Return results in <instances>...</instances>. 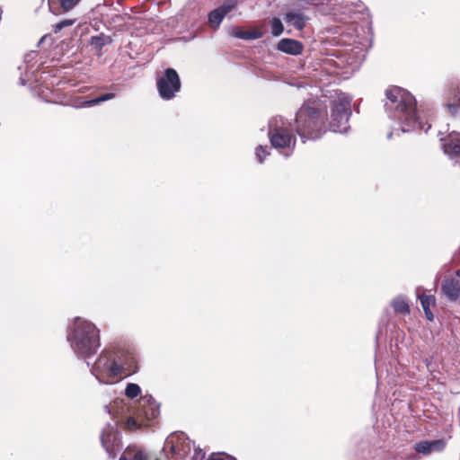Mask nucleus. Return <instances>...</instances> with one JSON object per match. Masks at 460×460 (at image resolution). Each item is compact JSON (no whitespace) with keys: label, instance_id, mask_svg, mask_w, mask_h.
Returning <instances> with one entry per match:
<instances>
[{"label":"nucleus","instance_id":"f257e3e1","mask_svg":"<svg viewBox=\"0 0 460 460\" xmlns=\"http://www.w3.org/2000/svg\"><path fill=\"white\" fill-rule=\"evenodd\" d=\"M386 102L385 103L388 117L398 126L387 134V138L394 135L399 136L400 132L407 133L417 129L427 132L430 124L423 122L417 113V102L414 96L408 91L393 87L385 92Z\"/></svg>","mask_w":460,"mask_h":460},{"label":"nucleus","instance_id":"f03ea898","mask_svg":"<svg viewBox=\"0 0 460 460\" xmlns=\"http://www.w3.org/2000/svg\"><path fill=\"white\" fill-rule=\"evenodd\" d=\"M67 339L75 352L84 358L95 354L101 346L99 330L94 324L80 317L75 318Z\"/></svg>","mask_w":460,"mask_h":460},{"label":"nucleus","instance_id":"7ed1b4c3","mask_svg":"<svg viewBox=\"0 0 460 460\" xmlns=\"http://www.w3.org/2000/svg\"><path fill=\"white\" fill-rule=\"evenodd\" d=\"M115 346L105 349L98 357L93 367V374L102 383H112L122 377L134 374L136 369L133 361L119 365L117 363L116 353H114Z\"/></svg>","mask_w":460,"mask_h":460},{"label":"nucleus","instance_id":"20e7f679","mask_svg":"<svg viewBox=\"0 0 460 460\" xmlns=\"http://www.w3.org/2000/svg\"><path fill=\"white\" fill-rule=\"evenodd\" d=\"M325 112L315 106L304 104L296 116V130L303 141L314 140L325 132Z\"/></svg>","mask_w":460,"mask_h":460},{"label":"nucleus","instance_id":"39448f33","mask_svg":"<svg viewBox=\"0 0 460 460\" xmlns=\"http://www.w3.org/2000/svg\"><path fill=\"white\" fill-rule=\"evenodd\" d=\"M159 405L152 396H143L139 399L132 416L124 422V429L128 431H136L144 427L152 425V421L159 416Z\"/></svg>","mask_w":460,"mask_h":460},{"label":"nucleus","instance_id":"423d86ee","mask_svg":"<svg viewBox=\"0 0 460 460\" xmlns=\"http://www.w3.org/2000/svg\"><path fill=\"white\" fill-rule=\"evenodd\" d=\"M269 137L275 148L293 150L296 145V137L291 134L288 122L282 117H275L269 121Z\"/></svg>","mask_w":460,"mask_h":460},{"label":"nucleus","instance_id":"0eeeda50","mask_svg":"<svg viewBox=\"0 0 460 460\" xmlns=\"http://www.w3.org/2000/svg\"><path fill=\"white\" fill-rule=\"evenodd\" d=\"M350 98L347 95L339 96L333 102L331 112L330 129L333 132L346 133L349 128L348 125L351 115Z\"/></svg>","mask_w":460,"mask_h":460},{"label":"nucleus","instance_id":"6e6552de","mask_svg":"<svg viewBox=\"0 0 460 460\" xmlns=\"http://www.w3.org/2000/svg\"><path fill=\"white\" fill-rule=\"evenodd\" d=\"M157 89L162 99L171 100L181 90V80L173 68H167L157 80Z\"/></svg>","mask_w":460,"mask_h":460},{"label":"nucleus","instance_id":"1a4fd4ad","mask_svg":"<svg viewBox=\"0 0 460 460\" xmlns=\"http://www.w3.org/2000/svg\"><path fill=\"white\" fill-rule=\"evenodd\" d=\"M190 449V441L179 436H170L164 445V450L171 454L170 460H184Z\"/></svg>","mask_w":460,"mask_h":460},{"label":"nucleus","instance_id":"9d476101","mask_svg":"<svg viewBox=\"0 0 460 460\" xmlns=\"http://www.w3.org/2000/svg\"><path fill=\"white\" fill-rule=\"evenodd\" d=\"M444 153L456 164H460V133L450 132L445 137L440 138Z\"/></svg>","mask_w":460,"mask_h":460},{"label":"nucleus","instance_id":"9b49d317","mask_svg":"<svg viewBox=\"0 0 460 460\" xmlns=\"http://www.w3.org/2000/svg\"><path fill=\"white\" fill-rule=\"evenodd\" d=\"M115 346L114 353H116L117 363L119 365H125V363H130L133 361L136 369L134 374L137 372L138 367V356L136 349L128 344H117Z\"/></svg>","mask_w":460,"mask_h":460},{"label":"nucleus","instance_id":"f8f14e48","mask_svg":"<svg viewBox=\"0 0 460 460\" xmlns=\"http://www.w3.org/2000/svg\"><path fill=\"white\" fill-rule=\"evenodd\" d=\"M277 49L286 54L297 56L302 53L304 46L296 40L286 38L279 41Z\"/></svg>","mask_w":460,"mask_h":460},{"label":"nucleus","instance_id":"ddd939ff","mask_svg":"<svg viewBox=\"0 0 460 460\" xmlns=\"http://www.w3.org/2000/svg\"><path fill=\"white\" fill-rule=\"evenodd\" d=\"M445 447V442L443 440H422L414 445V450L417 453L429 455L432 450L441 451Z\"/></svg>","mask_w":460,"mask_h":460},{"label":"nucleus","instance_id":"4468645a","mask_svg":"<svg viewBox=\"0 0 460 460\" xmlns=\"http://www.w3.org/2000/svg\"><path fill=\"white\" fill-rule=\"evenodd\" d=\"M286 22L292 25L296 30L302 31L309 18L300 12H289L284 17Z\"/></svg>","mask_w":460,"mask_h":460},{"label":"nucleus","instance_id":"2eb2a0df","mask_svg":"<svg viewBox=\"0 0 460 460\" xmlns=\"http://www.w3.org/2000/svg\"><path fill=\"white\" fill-rule=\"evenodd\" d=\"M446 108L452 116H460V82L452 93V97L447 101Z\"/></svg>","mask_w":460,"mask_h":460},{"label":"nucleus","instance_id":"dca6fc26","mask_svg":"<svg viewBox=\"0 0 460 460\" xmlns=\"http://www.w3.org/2000/svg\"><path fill=\"white\" fill-rule=\"evenodd\" d=\"M420 300L427 320L432 322L434 315L431 307H434L436 305L435 296L433 295L422 294L420 296Z\"/></svg>","mask_w":460,"mask_h":460},{"label":"nucleus","instance_id":"f3484780","mask_svg":"<svg viewBox=\"0 0 460 460\" xmlns=\"http://www.w3.org/2000/svg\"><path fill=\"white\" fill-rule=\"evenodd\" d=\"M115 97L114 93H108L100 95L99 97L93 98L92 100L88 101H83V102H76L74 106L75 108H82V107H91L96 104H99L100 102L111 100Z\"/></svg>","mask_w":460,"mask_h":460},{"label":"nucleus","instance_id":"a211bd4d","mask_svg":"<svg viewBox=\"0 0 460 460\" xmlns=\"http://www.w3.org/2000/svg\"><path fill=\"white\" fill-rule=\"evenodd\" d=\"M392 307L394 312L402 315H406L410 314V305L408 301L402 297L398 296L394 298L391 303Z\"/></svg>","mask_w":460,"mask_h":460},{"label":"nucleus","instance_id":"6ab92c4d","mask_svg":"<svg viewBox=\"0 0 460 460\" xmlns=\"http://www.w3.org/2000/svg\"><path fill=\"white\" fill-rule=\"evenodd\" d=\"M49 6L52 7L57 5L64 12H69L73 10L81 0H49Z\"/></svg>","mask_w":460,"mask_h":460},{"label":"nucleus","instance_id":"aec40b11","mask_svg":"<svg viewBox=\"0 0 460 460\" xmlns=\"http://www.w3.org/2000/svg\"><path fill=\"white\" fill-rule=\"evenodd\" d=\"M119 460H147V456L141 450L127 448Z\"/></svg>","mask_w":460,"mask_h":460},{"label":"nucleus","instance_id":"412c9836","mask_svg":"<svg viewBox=\"0 0 460 460\" xmlns=\"http://www.w3.org/2000/svg\"><path fill=\"white\" fill-rule=\"evenodd\" d=\"M226 16V15L219 8H216L209 13L208 22L211 26L217 28Z\"/></svg>","mask_w":460,"mask_h":460},{"label":"nucleus","instance_id":"4be33fe9","mask_svg":"<svg viewBox=\"0 0 460 460\" xmlns=\"http://www.w3.org/2000/svg\"><path fill=\"white\" fill-rule=\"evenodd\" d=\"M441 288H460V270L454 276H449L443 280Z\"/></svg>","mask_w":460,"mask_h":460},{"label":"nucleus","instance_id":"5701e85b","mask_svg":"<svg viewBox=\"0 0 460 460\" xmlns=\"http://www.w3.org/2000/svg\"><path fill=\"white\" fill-rule=\"evenodd\" d=\"M270 29L273 36L278 37L284 31V26L280 19L274 17L270 22Z\"/></svg>","mask_w":460,"mask_h":460},{"label":"nucleus","instance_id":"b1692460","mask_svg":"<svg viewBox=\"0 0 460 460\" xmlns=\"http://www.w3.org/2000/svg\"><path fill=\"white\" fill-rule=\"evenodd\" d=\"M108 40V37L102 35L93 36L91 38V45L100 51L106 45Z\"/></svg>","mask_w":460,"mask_h":460},{"label":"nucleus","instance_id":"393cba45","mask_svg":"<svg viewBox=\"0 0 460 460\" xmlns=\"http://www.w3.org/2000/svg\"><path fill=\"white\" fill-rule=\"evenodd\" d=\"M141 393V389L138 385L130 383L127 385L125 394L128 398L133 399L138 396Z\"/></svg>","mask_w":460,"mask_h":460},{"label":"nucleus","instance_id":"a878e982","mask_svg":"<svg viewBox=\"0 0 460 460\" xmlns=\"http://www.w3.org/2000/svg\"><path fill=\"white\" fill-rule=\"evenodd\" d=\"M76 20H77L76 18L64 19V20L57 22L56 24L53 25L54 32L57 33L58 31H60L61 30H63L64 28L72 26L76 22Z\"/></svg>","mask_w":460,"mask_h":460},{"label":"nucleus","instance_id":"bb28decb","mask_svg":"<svg viewBox=\"0 0 460 460\" xmlns=\"http://www.w3.org/2000/svg\"><path fill=\"white\" fill-rule=\"evenodd\" d=\"M238 0H225L223 4L218 6L226 15H227L237 5Z\"/></svg>","mask_w":460,"mask_h":460},{"label":"nucleus","instance_id":"cd10ccee","mask_svg":"<svg viewBox=\"0 0 460 460\" xmlns=\"http://www.w3.org/2000/svg\"><path fill=\"white\" fill-rule=\"evenodd\" d=\"M110 437H111V435L109 433L102 432L101 435V441H102V444L103 447L105 448V450L109 454H111V451L113 448H112V445L110 443Z\"/></svg>","mask_w":460,"mask_h":460},{"label":"nucleus","instance_id":"c85d7f7f","mask_svg":"<svg viewBox=\"0 0 460 460\" xmlns=\"http://www.w3.org/2000/svg\"><path fill=\"white\" fill-rule=\"evenodd\" d=\"M269 155L267 146H259L256 148V156L260 163H262L264 158Z\"/></svg>","mask_w":460,"mask_h":460},{"label":"nucleus","instance_id":"c756f323","mask_svg":"<svg viewBox=\"0 0 460 460\" xmlns=\"http://www.w3.org/2000/svg\"><path fill=\"white\" fill-rule=\"evenodd\" d=\"M443 291L450 300H456L460 296V289H443Z\"/></svg>","mask_w":460,"mask_h":460},{"label":"nucleus","instance_id":"7c9ffc66","mask_svg":"<svg viewBox=\"0 0 460 460\" xmlns=\"http://www.w3.org/2000/svg\"><path fill=\"white\" fill-rule=\"evenodd\" d=\"M261 34L258 32H247V35H238V38L246 40H254L260 38Z\"/></svg>","mask_w":460,"mask_h":460},{"label":"nucleus","instance_id":"2f4dec72","mask_svg":"<svg viewBox=\"0 0 460 460\" xmlns=\"http://www.w3.org/2000/svg\"><path fill=\"white\" fill-rule=\"evenodd\" d=\"M37 56V53L35 51H31L24 56V61L25 63H30L35 57Z\"/></svg>","mask_w":460,"mask_h":460},{"label":"nucleus","instance_id":"473e14b6","mask_svg":"<svg viewBox=\"0 0 460 460\" xmlns=\"http://www.w3.org/2000/svg\"><path fill=\"white\" fill-rule=\"evenodd\" d=\"M204 457V454L201 451L196 452L195 456L192 457V460H201Z\"/></svg>","mask_w":460,"mask_h":460},{"label":"nucleus","instance_id":"72a5a7b5","mask_svg":"<svg viewBox=\"0 0 460 460\" xmlns=\"http://www.w3.org/2000/svg\"><path fill=\"white\" fill-rule=\"evenodd\" d=\"M238 35H247V32L239 31L235 33V36L238 37Z\"/></svg>","mask_w":460,"mask_h":460},{"label":"nucleus","instance_id":"f704fd0d","mask_svg":"<svg viewBox=\"0 0 460 460\" xmlns=\"http://www.w3.org/2000/svg\"><path fill=\"white\" fill-rule=\"evenodd\" d=\"M20 81H21L22 84H25V82H24V80L22 79V77H21V78H20Z\"/></svg>","mask_w":460,"mask_h":460},{"label":"nucleus","instance_id":"c9c22d12","mask_svg":"<svg viewBox=\"0 0 460 460\" xmlns=\"http://www.w3.org/2000/svg\"><path fill=\"white\" fill-rule=\"evenodd\" d=\"M208 460H223V459H221V458H209Z\"/></svg>","mask_w":460,"mask_h":460},{"label":"nucleus","instance_id":"e433bc0d","mask_svg":"<svg viewBox=\"0 0 460 460\" xmlns=\"http://www.w3.org/2000/svg\"><path fill=\"white\" fill-rule=\"evenodd\" d=\"M155 460H159V459H155Z\"/></svg>","mask_w":460,"mask_h":460}]
</instances>
